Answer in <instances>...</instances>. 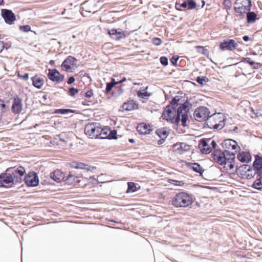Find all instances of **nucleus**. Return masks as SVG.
<instances>
[{
  "mask_svg": "<svg viewBox=\"0 0 262 262\" xmlns=\"http://www.w3.org/2000/svg\"><path fill=\"white\" fill-rule=\"evenodd\" d=\"M172 105L181 106L178 108L177 112L172 106L168 105L164 109L162 117L163 119L170 121L172 123H179L181 122L183 126L186 125L189 107L185 100L182 97L177 96L173 98L171 102Z\"/></svg>",
  "mask_w": 262,
  "mask_h": 262,
  "instance_id": "obj_1",
  "label": "nucleus"
},
{
  "mask_svg": "<svg viewBox=\"0 0 262 262\" xmlns=\"http://www.w3.org/2000/svg\"><path fill=\"white\" fill-rule=\"evenodd\" d=\"M193 201L191 195L185 192L176 194L172 199V204L176 207L186 208L190 206Z\"/></svg>",
  "mask_w": 262,
  "mask_h": 262,
  "instance_id": "obj_2",
  "label": "nucleus"
},
{
  "mask_svg": "<svg viewBox=\"0 0 262 262\" xmlns=\"http://www.w3.org/2000/svg\"><path fill=\"white\" fill-rule=\"evenodd\" d=\"M251 2L249 0H236L234 4V8L236 13L239 16H244L251 10Z\"/></svg>",
  "mask_w": 262,
  "mask_h": 262,
  "instance_id": "obj_3",
  "label": "nucleus"
},
{
  "mask_svg": "<svg viewBox=\"0 0 262 262\" xmlns=\"http://www.w3.org/2000/svg\"><path fill=\"white\" fill-rule=\"evenodd\" d=\"M210 114L208 109L204 106L198 107L194 112L193 116L198 121H203L208 118Z\"/></svg>",
  "mask_w": 262,
  "mask_h": 262,
  "instance_id": "obj_4",
  "label": "nucleus"
},
{
  "mask_svg": "<svg viewBox=\"0 0 262 262\" xmlns=\"http://www.w3.org/2000/svg\"><path fill=\"white\" fill-rule=\"evenodd\" d=\"M99 124L92 123L87 124L84 129L85 134L90 138L98 137Z\"/></svg>",
  "mask_w": 262,
  "mask_h": 262,
  "instance_id": "obj_5",
  "label": "nucleus"
},
{
  "mask_svg": "<svg viewBox=\"0 0 262 262\" xmlns=\"http://www.w3.org/2000/svg\"><path fill=\"white\" fill-rule=\"evenodd\" d=\"M76 59L71 57H68L61 64V68L63 71L68 72H72L76 67Z\"/></svg>",
  "mask_w": 262,
  "mask_h": 262,
  "instance_id": "obj_6",
  "label": "nucleus"
},
{
  "mask_svg": "<svg viewBox=\"0 0 262 262\" xmlns=\"http://www.w3.org/2000/svg\"><path fill=\"white\" fill-rule=\"evenodd\" d=\"M24 181L27 185L30 187L36 186L39 183L37 174L34 172H29L25 177Z\"/></svg>",
  "mask_w": 262,
  "mask_h": 262,
  "instance_id": "obj_7",
  "label": "nucleus"
},
{
  "mask_svg": "<svg viewBox=\"0 0 262 262\" xmlns=\"http://www.w3.org/2000/svg\"><path fill=\"white\" fill-rule=\"evenodd\" d=\"M226 154H229V151L226 150L224 152H222L220 150H216L212 154V156L214 161L220 165H223L227 159Z\"/></svg>",
  "mask_w": 262,
  "mask_h": 262,
  "instance_id": "obj_8",
  "label": "nucleus"
},
{
  "mask_svg": "<svg viewBox=\"0 0 262 262\" xmlns=\"http://www.w3.org/2000/svg\"><path fill=\"white\" fill-rule=\"evenodd\" d=\"M50 177L56 182H60L62 180H64L68 181V183H70V180L73 178V176L69 174L68 177L66 180H64V178L62 172L60 170H56L51 173Z\"/></svg>",
  "mask_w": 262,
  "mask_h": 262,
  "instance_id": "obj_9",
  "label": "nucleus"
},
{
  "mask_svg": "<svg viewBox=\"0 0 262 262\" xmlns=\"http://www.w3.org/2000/svg\"><path fill=\"white\" fill-rule=\"evenodd\" d=\"M13 183V178L11 175L3 173L0 176V186L9 187Z\"/></svg>",
  "mask_w": 262,
  "mask_h": 262,
  "instance_id": "obj_10",
  "label": "nucleus"
},
{
  "mask_svg": "<svg viewBox=\"0 0 262 262\" xmlns=\"http://www.w3.org/2000/svg\"><path fill=\"white\" fill-rule=\"evenodd\" d=\"M237 46V43L233 39L225 40L221 42L220 48L221 50L233 51Z\"/></svg>",
  "mask_w": 262,
  "mask_h": 262,
  "instance_id": "obj_11",
  "label": "nucleus"
},
{
  "mask_svg": "<svg viewBox=\"0 0 262 262\" xmlns=\"http://www.w3.org/2000/svg\"><path fill=\"white\" fill-rule=\"evenodd\" d=\"M48 76L49 78L56 82L62 81L64 79V76L59 73L56 69H49Z\"/></svg>",
  "mask_w": 262,
  "mask_h": 262,
  "instance_id": "obj_12",
  "label": "nucleus"
},
{
  "mask_svg": "<svg viewBox=\"0 0 262 262\" xmlns=\"http://www.w3.org/2000/svg\"><path fill=\"white\" fill-rule=\"evenodd\" d=\"M222 146L227 151V150L233 149L237 152L240 149V147L238 145L237 142L232 139L225 140L222 143Z\"/></svg>",
  "mask_w": 262,
  "mask_h": 262,
  "instance_id": "obj_13",
  "label": "nucleus"
},
{
  "mask_svg": "<svg viewBox=\"0 0 262 262\" xmlns=\"http://www.w3.org/2000/svg\"><path fill=\"white\" fill-rule=\"evenodd\" d=\"M210 139H202L199 145V149L203 154H207L211 152L212 148L210 146Z\"/></svg>",
  "mask_w": 262,
  "mask_h": 262,
  "instance_id": "obj_14",
  "label": "nucleus"
},
{
  "mask_svg": "<svg viewBox=\"0 0 262 262\" xmlns=\"http://www.w3.org/2000/svg\"><path fill=\"white\" fill-rule=\"evenodd\" d=\"M2 15L5 22L8 24H12L15 20V16L11 11L7 9L2 10Z\"/></svg>",
  "mask_w": 262,
  "mask_h": 262,
  "instance_id": "obj_15",
  "label": "nucleus"
},
{
  "mask_svg": "<svg viewBox=\"0 0 262 262\" xmlns=\"http://www.w3.org/2000/svg\"><path fill=\"white\" fill-rule=\"evenodd\" d=\"M190 149V146L186 143H178L173 146V151L180 154H183Z\"/></svg>",
  "mask_w": 262,
  "mask_h": 262,
  "instance_id": "obj_16",
  "label": "nucleus"
},
{
  "mask_svg": "<svg viewBox=\"0 0 262 262\" xmlns=\"http://www.w3.org/2000/svg\"><path fill=\"white\" fill-rule=\"evenodd\" d=\"M23 104L21 100L18 97L14 98L13 103L12 106V111L15 114H19L22 111Z\"/></svg>",
  "mask_w": 262,
  "mask_h": 262,
  "instance_id": "obj_17",
  "label": "nucleus"
},
{
  "mask_svg": "<svg viewBox=\"0 0 262 262\" xmlns=\"http://www.w3.org/2000/svg\"><path fill=\"white\" fill-rule=\"evenodd\" d=\"M237 159L243 163H248L251 161L250 154L247 151H240L237 156Z\"/></svg>",
  "mask_w": 262,
  "mask_h": 262,
  "instance_id": "obj_18",
  "label": "nucleus"
},
{
  "mask_svg": "<svg viewBox=\"0 0 262 262\" xmlns=\"http://www.w3.org/2000/svg\"><path fill=\"white\" fill-rule=\"evenodd\" d=\"M211 117L212 118V119H213L214 120H220L219 121L218 123H216L213 125L214 128L218 129V128H221L223 127V126L224 125V116L223 115V114H214L213 116H211Z\"/></svg>",
  "mask_w": 262,
  "mask_h": 262,
  "instance_id": "obj_19",
  "label": "nucleus"
},
{
  "mask_svg": "<svg viewBox=\"0 0 262 262\" xmlns=\"http://www.w3.org/2000/svg\"><path fill=\"white\" fill-rule=\"evenodd\" d=\"M122 108L125 111H132L138 108V104L134 100L128 101L122 105Z\"/></svg>",
  "mask_w": 262,
  "mask_h": 262,
  "instance_id": "obj_20",
  "label": "nucleus"
},
{
  "mask_svg": "<svg viewBox=\"0 0 262 262\" xmlns=\"http://www.w3.org/2000/svg\"><path fill=\"white\" fill-rule=\"evenodd\" d=\"M137 129L139 133L142 134H148L151 130L150 125L145 123L139 124L137 127Z\"/></svg>",
  "mask_w": 262,
  "mask_h": 262,
  "instance_id": "obj_21",
  "label": "nucleus"
},
{
  "mask_svg": "<svg viewBox=\"0 0 262 262\" xmlns=\"http://www.w3.org/2000/svg\"><path fill=\"white\" fill-rule=\"evenodd\" d=\"M111 130L107 128H102L99 125L98 137L101 139H105L109 136Z\"/></svg>",
  "mask_w": 262,
  "mask_h": 262,
  "instance_id": "obj_22",
  "label": "nucleus"
},
{
  "mask_svg": "<svg viewBox=\"0 0 262 262\" xmlns=\"http://www.w3.org/2000/svg\"><path fill=\"white\" fill-rule=\"evenodd\" d=\"M253 166L256 169L257 173L260 176L262 174V158L258 157H256Z\"/></svg>",
  "mask_w": 262,
  "mask_h": 262,
  "instance_id": "obj_23",
  "label": "nucleus"
},
{
  "mask_svg": "<svg viewBox=\"0 0 262 262\" xmlns=\"http://www.w3.org/2000/svg\"><path fill=\"white\" fill-rule=\"evenodd\" d=\"M180 5L182 7L190 10L193 9L196 7V3L193 0H184Z\"/></svg>",
  "mask_w": 262,
  "mask_h": 262,
  "instance_id": "obj_24",
  "label": "nucleus"
},
{
  "mask_svg": "<svg viewBox=\"0 0 262 262\" xmlns=\"http://www.w3.org/2000/svg\"><path fill=\"white\" fill-rule=\"evenodd\" d=\"M33 85L38 89H40L43 84V79L37 76L32 78Z\"/></svg>",
  "mask_w": 262,
  "mask_h": 262,
  "instance_id": "obj_25",
  "label": "nucleus"
},
{
  "mask_svg": "<svg viewBox=\"0 0 262 262\" xmlns=\"http://www.w3.org/2000/svg\"><path fill=\"white\" fill-rule=\"evenodd\" d=\"M234 154L232 153L231 154H229V158L228 159H226V162L224 164L225 165V166L228 169L231 170L234 168V164L232 163L231 161H230V160H233L234 159Z\"/></svg>",
  "mask_w": 262,
  "mask_h": 262,
  "instance_id": "obj_26",
  "label": "nucleus"
},
{
  "mask_svg": "<svg viewBox=\"0 0 262 262\" xmlns=\"http://www.w3.org/2000/svg\"><path fill=\"white\" fill-rule=\"evenodd\" d=\"M156 134L162 140L165 139L168 135V131L165 128L157 129L156 130Z\"/></svg>",
  "mask_w": 262,
  "mask_h": 262,
  "instance_id": "obj_27",
  "label": "nucleus"
},
{
  "mask_svg": "<svg viewBox=\"0 0 262 262\" xmlns=\"http://www.w3.org/2000/svg\"><path fill=\"white\" fill-rule=\"evenodd\" d=\"M256 14L253 12H248L247 14V22L248 23H253L256 19Z\"/></svg>",
  "mask_w": 262,
  "mask_h": 262,
  "instance_id": "obj_28",
  "label": "nucleus"
},
{
  "mask_svg": "<svg viewBox=\"0 0 262 262\" xmlns=\"http://www.w3.org/2000/svg\"><path fill=\"white\" fill-rule=\"evenodd\" d=\"M147 87L145 89L140 90L137 92V96L141 98H146L150 96V94L147 92Z\"/></svg>",
  "mask_w": 262,
  "mask_h": 262,
  "instance_id": "obj_29",
  "label": "nucleus"
},
{
  "mask_svg": "<svg viewBox=\"0 0 262 262\" xmlns=\"http://www.w3.org/2000/svg\"><path fill=\"white\" fill-rule=\"evenodd\" d=\"M252 187L258 190L262 189V177L254 181L253 183Z\"/></svg>",
  "mask_w": 262,
  "mask_h": 262,
  "instance_id": "obj_30",
  "label": "nucleus"
},
{
  "mask_svg": "<svg viewBox=\"0 0 262 262\" xmlns=\"http://www.w3.org/2000/svg\"><path fill=\"white\" fill-rule=\"evenodd\" d=\"M108 176L105 174H101L98 176L97 181L98 183H105L111 181L108 180Z\"/></svg>",
  "mask_w": 262,
  "mask_h": 262,
  "instance_id": "obj_31",
  "label": "nucleus"
},
{
  "mask_svg": "<svg viewBox=\"0 0 262 262\" xmlns=\"http://www.w3.org/2000/svg\"><path fill=\"white\" fill-rule=\"evenodd\" d=\"M192 169L196 172L202 174L204 172L203 168L198 163H194L192 166Z\"/></svg>",
  "mask_w": 262,
  "mask_h": 262,
  "instance_id": "obj_32",
  "label": "nucleus"
},
{
  "mask_svg": "<svg viewBox=\"0 0 262 262\" xmlns=\"http://www.w3.org/2000/svg\"><path fill=\"white\" fill-rule=\"evenodd\" d=\"M25 172V170L24 167H19L15 169H14L13 172V174L14 176H17L18 174L19 176H23Z\"/></svg>",
  "mask_w": 262,
  "mask_h": 262,
  "instance_id": "obj_33",
  "label": "nucleus"
},
{
  "mask_svg": "<svg viewBox=\"0 0 262 262\" xmlns=\"http://www.w3.org/2000/svg\"><path fill=\"white\" fill-rule=\"evenodd\" d=\"M85 97L88 99V102H92L94 100L93 91L92 90L88 91L85 93Z\"/></svg>",
  "mask_w": 262,
  "mask_h": 262,
  "instance_id": "obj_34",
  "label": "nucleus"
},
{
  "mask_svg": "<svg viewBox=\"0 0 262 262\" xmlns=\"http://www.w3.org/2000/svg\"><path fill=\"white\" fill-rule=\"evenodd\" d=\"M127 184L128 189L127 190V192H135V191H136V187L135 183L133 182H128Z\"/></svg>",
  "mask_w": 262,
  "mask_h": 262,
  "instance_id": "obj_35",
  "label": "nucleus"
},
{
  "mask_svg": "<svg viewBox=\"0 0 262 262\" xmlns=\"http://www.w3.org/2000/svg\"><path fill=\"white\" fill-rule=\"evenodd\" d=\"M74 111L71 109H57L55 111V113L65 114L69 113H74Z\"/></svg>",
  "mask_w": 262,
  "mask_h": 262,
  "instance_id": "obj_36",
  "label": "nucleus"
},
{
  "mask_svg": "<svg viewBox=\"0 0 262 262\" xmlns=\"http://www.w3.org/2000/svg\"><path fill=\"white\" fill-rule=\"evenodd\" d=\"M208 81V79L205 76L198 77L196 79V81L201 85H203L204 82H207Z\"/></svg>",
  "mask_w": 262,
  "mask_h": 262,
  "instance_id": "obj_37",
  "label": "nucleus"
},
{
  "mask_svg": "<svg viewBox=\"0 0 262 262\" xmlns=\"http://www.w3.org/2000/svg\"><path fill=\"white\" fill-rule=\"evenodd\" d=\"M169 182L175 186H182L184 185V183L182 181L177 180H169Z\"/></svg>",
  "mask_w": 262,
  "mask_h": 262,
  "instance_id": "obj_38",
  "label": "nucleus"
},
{
  "mask_svg": "<svg viewBox=\"0 0 262 262\" xmlns=\"http://www.w3.org/2000/svg\"><path fill=\"white\" fill-rule=\"evenodd\" d=\"M20 30L23 32H29L31 30V27L29 25L21 26H20Z\"/></svg>",
  "mask_w": 262,
  "mask_h": 262,
  "instance_id": "obj_39",
  "label": "nucleus"
},
{
  "mask_svg": "<svg viewBox=\"0 0 262 262\" xmlns=\"http://www.w3.org/2000/svg\"><path fill=\"white\" fill-rule=\"evenodd\" d=\"M123 34L120 29L116 30V37H113L115 39H118L122 37Z\"/></svg>",
  "mask_w": 262,
  "mask_h": 262,
  "instance_id": "obj_40",
  "label": "nucleus"
},
{
  "mask_svg": "<svg viewBox=\"0 0 262 262\" xmlns=\"http://www.w3.org/2000/svg\"><path fill=\"white\" fill-rule=\"evenodd\" d=\"M78 90L74 88H71L69 90L70 95L72 96H74L76 94L78 93Z\"/></svg>",
  "mask_w": 262,
  "mask_h": 262,
  "instance_id": "obj_41",
  "label": "nucleus"
},
{
  "mask_svg": "<svg viewBox=\"0 0 262 262\" xmlns=\"http://www.w3.org/2000/svg\"><path fill=\"white\" fill-rule=\"evenodd\" d=\"M245 61L246 62L249 63L250 65L255 64V66H254V68H255V69H257L258 67V63H255L254 62L251 61L250 59L249 58H245Z\"/></svg>",
  "mask_w": 262,
  "mask_h": 262,
  "instance_id": "obj_42",
  "label": "nucleus"
},
{
  "mask_svg": "<svg viewBox=\"0 0 262 262\" xmlns=\"http://www.w3.org/2000/svg\"><path fill=\"white\" fill-rule=\"evenodd\" d=\"M116 85V82H114V83H107L106 84V92H109L111 91L113 87Z\"/></svg>",
  "mask_w": 262,
  "mask_h": 262,
  "instance_id": "obj_43",
  "label": "nucleus"
},
{
  "mask_svg": "<svg viewBox=\"0 0 262 262\" xmlns=\"http://www.w3.org/2000/svg\"><path fill=\"white\" fill-rule=\"evenodd\" d=\"M95 168L94 166H91L88 165L83 164V170H86L87 171L93 170Z\"/></svg>",
  "mask_w": 262,
  "mask_h": 262,
  "instance_id": "obj_44",
  "label": "nucleus"
},
{
  "mask_svg": "<svg viewBox=\"0 0 262 262\" xmlns=\"http://www.w3.org/2000/svg\"><path fill=\"white\" fill-rule=\"evenodd\" d=\"M160 62L164 66H167L168 64V59L164 57H161L160 58Z\"/></svg>",
  "mask_w": 262,
  "mask_h": 262,
  "instance_id": "obj_45",
  "label": "nucleus"
},
{
  "mask_svg": "<svg viewBox=\"0 0 262 262\" xmlns=\"http://www.w3.org/2000/svg\"><path fill=\"white\" fill-rule=\"evenodd\" d=\"M109 139H116V132L115 130H111L109 136L107 137Z\"/></svg>",
  "mask_w": 262,
  "mask_h": 262,
  "instance_id": "obj_46",
  "label": "nucleus"
},
{
  "mask_svg": "<svg viewBox=\"0 0 262 262\" xmlns=\"http://www.w3.org/2000/svg\"><path fill=\"white\" fill-rule=\"evenodd\" d=\"M224 5L227 9H229L231 7V4L229 0H225L224 2Z\"/></svg>",
  "mask_w": 262,
  "mask_h": 262,
  "instance_id": "obj_47",
  "label": "nucleus"
},
{
  "mask_svg": "<svg viewBox=\"0 0 262 262\" xmlns=\"http://www.w3.org/2000/svg\"><path fill=\"white\" fill-rule=\"evenodd\" d=\"M152 43L156 46H159L161 42V39L159 38H154L152 40Z\"/></svg>",
  "mask_w": 262,
  "mask_h": 262,
  "instance_id": "obj_48",
  "label": "nucleus"
},
{
  "mask_svg": "<svg viewBox=\"0 0 262 262\" xmlns=\"http://www.w3.org/2000/svg\"><path fill=\"white\" fill-rule=\"evenodd\" d=\"M5 106L6 105L4 102L2 100H0V114L4 112Z\"/></svg>",
  "mask_w": 262,
  "mask_h": 262,
  "instance_id": "obj_49",
  "label": "nucleus"
},
{
  "mask_svg": "<svg viewBox=\"0 0 262 262\" xmlns=\"http://www.w3.org/2000/svg\"><path fill=\"white\" fill-rule=\"evenodd\" d=\"M17 76L20 78H23L25 80H27L29 79V74L26 73L24 75H20L19 73H18Z\"/></svg>",
  "mask_w": 262,
  "mask_h": 262,
  "instance_id": "obj_50",
  "label": "nucleus"
},
{
  "mask_svg": "<svg viewBox=\"0 0 262 262\" xmlns=\"http://www.w3.org/2000/svg\"><path fill=\"white\" fill-rule=\"evenodd\" d=\"M108 33L111 36H115L116 34V29H112L111 30H109Z\"/></svg>",
  "mask_w": 262,
  "mask_h": 262,
  "instance_id": "obj_51",
  "label": "nucleus"
},
{
  "mask_svg": "<svg viewBox=\"0 0 262 262\" xmlns=\"http://www.w3.org/2000/svg\"><path fill=\"white\" fill-rule=\"evenodd\" d=\"M178 59H179V58L178 57L173 56L171 58V61L173 64L175 65V64H176V63H177Z\"/></svg>",
  "mask_w": 262,
  "mask_h": 262,
  "instance_id": "obj_52",
  "label": "nucleus"
},
{
  "mask_svg": "<svg viewBox=\"0 0 262 262\" xmlns=\"http://www.w3.org/2000/svg\"><path fill=\"white\" fill-rule=\"evenodd\" d=\"M211 145L212 146L211 148L212 149V148H214L216 147V144L214 140H211L210 139V146H211Z\"/></svg>",
  "mask_w": 262,
  "mask_h": 262,
  "instance_id": "obj_53",
  "label": "nucleus"
},
{
  "mask_svg": "<svg viewBox=\"0 0 262 262\" xmlns=\"http://www.w3.org/2000/svg\"><path fill=\"white\" fill-rule=\"evenodd\" d=\"M75 81V78L73 77H70L69 78V80L68 81V83L69 84H72L73 83H74Z\"/></svg>",
  "mask_w": 262,
  "mask_h": 262,
  "instance_id": "obj_54",
  "label": "nucleus"
},
{
  "mask_svg": "<svg viewBox=\"0 0 262 262\" xmlns=\"http://www.w3.org/2000/svg\"><path fill=\"white\" fill-rule=\"evenodd\" d=\"M195 48L196 49H202V53L203 54H206V52L207 51V50H205V49H204L202 47H201V46H196Z\"/></svg>",
  "mask_w": 262,
  "mask_h": 262,
  "instance_id": "obj_55",
  "label": "nucleus"
},
{
  "mask_svg": "<svg viewBox=\"0 0 262 262\" xmlns=\"http://www.w3.org/2000/svg\"><path fill=\"white\" fill-rule=\"evenodd\" d=\"M4 45L3 42L0 41V52L3 50Z\"/></svg>",
  "mask_w": 262,
  "mask_h": 262,
  "instance_id": "obj_56",
  "label": "nucleus"
},
{
  "mask_svg": "<svg viewBox=\"0 0 262 262\" xmlns=\"http://www.w3.org/2000/svg\"><path fill=\"white\" fill-rule=\"evenodd\" d=\"M246 177H247V178H248V179H251V178L253 177V174L252 173H248L246 175Z\"/></svg>",
  "mask_w": 262,
  "mask_h": 262,
  "instance_id": "obj_57",
  "label": "nucleus"
},
{
  "mask_svg": "<svg viewBox=\"0 0 262 262\" xmlns=\"http://www.w3.org/2000/svg\"><path fill=\"white\" fill-rule=\"evenodd\" d=\"M243 39L245 41H247L249 40V37L248 36H244L243 37Z\"/></svg>",
  "mask_w": 262,
  "mask_h": 262,
  "instance_id": "obj_58",
  "label": "nucleus"
},
{
  "mask_svg": "<svg viewBox=\"0 0 262 262\" xmlns=\"http://www.w3.org/2000/svg\"><path fill=\"white\" fill-rule=\"evenodd\" d=\"M163 140H162L161 139V140H159V141H158V144H162V143H163Z\"/></svg>",
  "mask_w": 262,
  "mask_h": 262,
  "instance_id": "obj_59",
  "label": "nucleus"
},
{
  "mask_svg": "<svg viewBox=\"0 0 262 262\" xmlns=\"http://www.w3.org/2000/svg\"><path fill=\"white\" fill-rule=\"evenodd\" d=\"M123 92V90L121 88H120V93H119V94H121Z\"/></svg>",
  "mask_w": 262,
  "mask_h": 262,
  "instance_id": "obj_60",
  "label": "nucleus"
},
{
  "mask_svg": "<svg viewBox=\"0 0 262 262\" xmlns=\"http://www.w3.org/2000/svg\"><path fill=\"white\" fill-rule=\"evenodd\" d=\"M114 82H117L116 81H115V79H112V82H110L111 83H114Z\"/></svg>",
  "mask_w": 262,
  "mask_h": 262,
  "instance_id": "obj_61",
  "label": "nucleus"
},
{
  "mask_svg": "<svg viewBox=\"0 0 262 262\" xmlns=\"http://www.w3.org/2000/svg\"><path fill=\"white\" fill-rule=\"evenodd\" d=\"M126 80V78L124 77L122 79V80H121V81H122V82H123L125 81Z\"/></svg>",
  "mask_w": 262,
  "mask_h": 262,
  "instance_id": "obj_62",
  "label": "nucleus"
},
{
  "mask_svg": "<svg viewBox=\"0 0 262 262\" xmlns=\"http://www.w3.org/2000/svg\"><path fill=\"white\" fill-rule=\"evenodd\" d=\"M122 83L121 80L119 81H117V82H116V84H120Z\"/></svg>",
  "mask_w": 262,
  "mask_h": 262,
  "instance_id": "obj_63",
  "label": "nucleus"
},
{
  "mask_svg": "<svg viewBox=\"0 0 262 262\" xmlns=\"http://www.w3.org/2000/svg\"><path fill=\"white\" fill-rule=\"evenodd\" d=\"M54 60H51L50 62V63L51 64H54Z\"/></svg>",
  "mask_w": 262,
  "mask_h": 262,
  "instance_id": "obj_64",
  "label": "nucleus"
}]
</instances>
